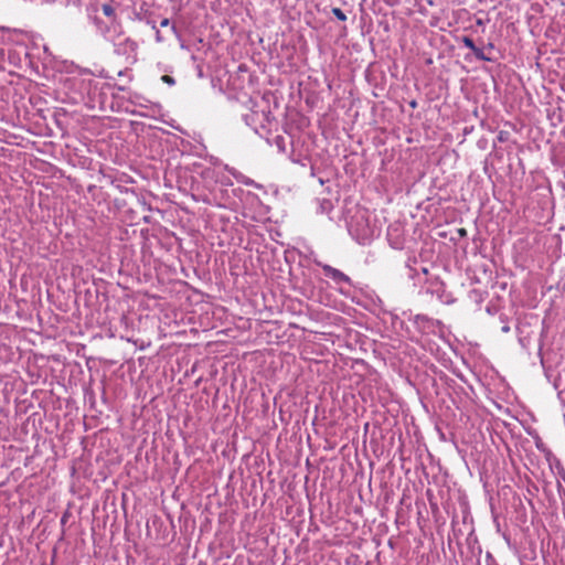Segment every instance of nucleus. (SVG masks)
I'll return each mask as SVG.
<instances>
[{
	"label": "nucleus",
	"instance_id": "1",
	"mask_svg": "<svg viewBox=\"0 0 565 565\" xmlns=\"http://www.w3.org/2000/svg\"><path fill=\"white\" fill-rule=\"evenodd\" d=\"M243 119L260 137H266L271 130L273 117L269 110L252 108Z\"/></svg>",
	"mask_w": 565,
	"mask_h": 565
},
{
	"label": "nucleus",
	"instance_id": "2",
	"mask_svg": "<svg viewBox=\"0 0 565 565\" xmlns=\"http://www.w3.org/2000/svg\"><path fill=\"white\" fill-rule=\"evenodd\" d=\"M365 213V211L358 212L349 224V231L354 234L358 242L363 245L370 243L376 234V228L370 225Z\"/></svg>",
	"mask_w": 565,
	"mask_h": 565
},
{
	"label": "nucleus",
	"instance_id": "3",
	"mask_svg": "<svg viewBox=\"0 0 565 565\" xmlns=\"http://www.w3.org/2000/svg\"><path fill=\"white\" fill-rule=\"evenodd\" d=\"M321 267L324 275L331 278L335 284L352 285L351 278L341 270L333 268L332 266L327 264L321 265Z\"/></svg>",
	"mask_w": 565,
	"mask_h": 565
},
{
	"label": "nucleus",
	"instance_id": "4",
	"mask_svg": "<svg viewBox=\"0 0 565 565\" xmlns=\"http://www.w3.org/2000/svg\"><path fill=\"white\" fill-rule=\"evenodd\" d=\"M497 55V50L493 43L489 42L487 44H482L477 50V58L482 61H494Z\"/></svg>",
	"mask_w": 565,
	"mask_h": 565
},
{
	"label": "nucleus",
	"instance_id": "5",
	"mask_svg": "<svg viewBox=\"0 0 565 565\" xmlns=\"http://www.w3.org/2000/svg\"><path fill=\"white\" fill-rule=\"evenodd\" d=\"M267 142L270 145H274L279 152L285 153L286 152V139L281 135H277L273 141L270 142L268 138H266Z\"/></svg>",
	"mask_w": 565,
	"mask_h": 565
},
{
	"label": "nucleus",
	"instance_id": "6",
	"mask_svg": "<svg viewBox=\"0 0 565 565\" xmlns=\"http://www.w3.org/2000/svg\"><path fill=\"white\" fill-rule=\"evenodd\" d=\"M465 46L471 49L477 56V50L479 49V45L475 42L473 38H461Z\"/></svg>",
	"mask_w": 565,
	"mask_h": 565
},
{
	"label": "nucleus",
	"instance_id": "7",
	"mask_svg": "<svg viewBox=\"0 0 565 565\" xmlns=\"http://www.w3.org/2000/svg\"><path fill=\"white\" fill-rule=\"evenodd\" d=\"M102 11L103 13L108 17V18H114L115 17V9L111 4L109 3H104L102 6Z\"/></svg>",
	"mask_w": 565,
	"mask_h": 565
},
{
	"label": "nucleus",
	"instance_id": "8",
	"mask_svg": "<svg viewBox=\"0 0 565 565\" xmlns=\"http://www.w3.org/2000/svg\"><path fill=\"white\" fill-rule=\"evenodd\" d=\"M331 12L339 21L347 20L345 13L340 8H332Z\"/></svg>",
	"mask_w": 565,
	"mask_h": 565
},
{
	"label": "nucleus",
	"instance_id": "9",
	"mask_svg": "<svg viewBox=\"0 0 565 565\" xmlns=\"http://www.w3.org/2000/svg\"><path fill=\"white\" fill-rule=\"evenodd\" d=\"M161 81L168 85H174L175 81L173 77H171L170 75H163L161 77Z\"/></svg>",
	"mask_w": 565,
	"mask_h": 565
},
{
	"label": "nucleus",
	"instance_id": "10",
	"mask_svg": "<svg viewBox=\"0 0 565 565\" xmlns=\"http://www.w3.org/2000/svg\"><path fill=\"white\" fill-rule=\"evenodd\" d=\"M124 44H125L127 47H129L131 51H135V49H136V43H135L134 41L129 40V39H126V40L124 41Z\"/></svg>",
	"mask_w": 565,
	"mask_h": 565
},
{
	"label": "nucleus",
	"instance_id": "11",
	"mask_svg": "<svg viewBox=\"0 0 565 565\" xmlns=\"http://www.w3.org/2000/svg\"><path fill=\"white\" fill-rule=\"evenodd\" d=\"M501 330H502V332L508 333V332H510V326L504 324Z\"/></svg>",
	"mask_w": 565,
	"mask_h": 565
},
{
	"label": "nucleus",
	"instance_id": "12",
	"mask_svg": "<svg viewBox=\"0 0 565 565\" xmlns=\"http://www.w3.org/2000/svg\"><path fill=\"white\" fill-rule=\"evenodd\" d=\"M168 22H169V21H168V19H164V20L161 22V25H163V26H164V25H167V24H168Z\"/></svg>",
	"mask_w": 565,
	"mask_h": 565
},
{
	"label": "nucleus",
	"instance_id": "13",
	"mask_svg": "<svg viewBox=\"0 0 565 565\" xmlns=\"http://www.w3.org/2000/svg\"><path fill=\"white\" fill-rule=\"evenodd\" d=\"M459 234L460 235H465L466 234V230H463V228L459 230Z\"/></svg>",
	"mask_w": 565,
	"mask_h": 565
},
{
	"label": "nucleus",
	"instance_id": "14",
	"mask_svg": "<svg viewBox=\"0 0 565 565\" xmlns=\"http://www.w3.org/2000/svg\"><path fill=\"white\" fill-rule=\"evenodd\" d=\"M477 23H478L479 25H481V20H480V19H477Z\"/></svg>",
	"mask_w": 565,
	"mask_h": 565
},
{
	"label": "nucleus",
	"instance_id": "15",
	"mask_svg": "<svg viewBox=\"0 0 565 565\" xmlns=\"http://www.w3.org/2000/svg\"><path fill=\"white\" fill-rule=\"evenodd\" d=\"M563 6H565V0H559Z\"/></svg>",
	"mask_w": 565,
	"mask_h": 565
}]
</instances>
